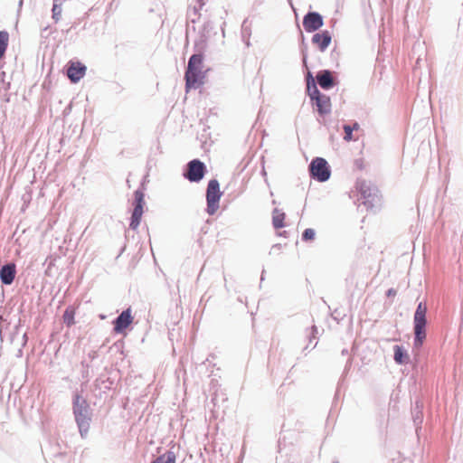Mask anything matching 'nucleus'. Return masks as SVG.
<instances>
[{"mask_svg":"<svg viewBox=\"0 0 463 463\" xmlns=\"http://www.w3.org/2000/svg\"><path fill=\"white\" fill-rule=\"evenodd\" d=\"M203 57L202 54H194L190 57L187 70L185 71V89H197L203 84L205 71H203Z\"/></svg>","mask_w":463,"mask_h":463,"instance_id":"1","label":"nucleus"},{"mask_svg":"<svg viewBox=\"0 0 463 463\" xmlns=\"http://www.w3.org/2000/svg\"><path fill=\"white\" fill-rule=\"evenodd\" d=\"M395 295H396V290L394 288H390L387 291V296L388 297H394Z\"/></svg>","mask_w":463,"mask_h":463,"instance_id":"23","label":"nucleus"},{"mask_svg":"<svg viewBox=\"0 0 463 463\" xmlns=\"http://www.w3.org/2000/svg\"><path fill=\"white\" fill-rule=\"evenodd\" d=\"M176 456L173 451H166L165 453L157 457L151 463H175Z\"/></svg>","mask_w":463,"mask_h":463,"instance_id":"18","label":"nucleus"},{"mask_svg":"<svg viewBox=\"0 0 463 463\" xmlns=\"http://www.w3.org/2000/svg\"><path fill=\"white\" fill-rule=\"evenodd\" d=\"M222 194L219 182L216 179L210 180L206 190V211L210 215H213L218 211Z\"/></svg>","mask_w":463,"mask_h":463,"instance_id":"5","label":"nucleus"},{"mask_svg":"<svg viewBox=\"0 0 463 463\" xmlns=\"http://www.w3.org/2000/svg\"><path fill=\"white\" fill-rule=\"evenodd\" d=\"M352 128H353V130H357L359 128V124L358 123H354Z\"/></svg>","mask_w":463,"mask_h":463,"instance_id":"24","label":"nucleus"},{"mask_svg":"<svg viewBox=\"0 0 463 463\" xmlns=\"http://www.w3.org/2000/svg\"><path fill=\"white\" fill-rule=\"evenodd\" d=\"M204 173V164L198 159H194L188 163L184 176L191 182H199L203 179Z\"/></svg>","mask_w":463,"mask_h":463,"instance_id":"8","label":"nucleus"},{"mask_svg":"<svg viewBox=\"0 0 463 463\" xmlns=\"http://www.w3.org/2000/svg\"><path fill=\"white\" fill-rule=\"evenodd\" d=\"M90 407L85 399L76 394L73 400V413L78 424L80 435L85 437L90 430Z\"/></svg>","mask_w":463,"mask_h":463,"instance_id":"2","label":"nucleus"},{"mask_svg":"<svg viewBox=\"0 0 463 463\" xmlns=\"http://www.w3.org/2000/svg\"><path fill=\"white\" fill-rule=\"evenodd\" d=\"M332 36L328 31L317 33L312 37V43L319 51L324 52L331 43Z\"/></svg>","mask_w":463,"mask_h":463,"instance_id":"12","label":"nucleus"},{"mask_svg":"<svg viewBox=\"0 0 463 463\" xmlns=\"http://www.w3.org/2000/svg\"><path fill=\"white\" fill-rule=\"evenodd\" d=\"M131 308L124 310L114 321V332L117 334L123 333L133 322Z\"/></svg>","mask_w":463,"mask_h":463,"instance_id":"11","label":"nucleus"},{"mask_svg":"<svg viewBox=\"0 0 463 463\" xmlns=\"http://www.w3.org/2000/svg\"><path fill=\"white\" fill-rule=\"evenodd\" d=\"M61 14V9L58 5H54L53 8H52V17L56 21H58L60 19Z\"/></svg>","mask_w":463,"mask_h":463,"instance_id":"22","label":"nucleus"},{"mask_svg":"<svg viewBox=\"0 0 463 463\" xmlns=\"http://www.w3.org/2000/svg\"><path fill=\"white\" fill-rule=\"evenodd\" d=\"M394 351V361L399 364H406L409 360V355L406 352L403 351L402 347L400 345H395L393 347Z\"/></svg>","mask_w":463,"mask_h":463,"instance_id":"16","label":"nucleus"},{"mask_svg":"<svg viewBox=\"0 0 463 463\" xmlns=\"http://www.w3.org/2000/svg\"><path fill=\"white\" fill-rule=\"evenodd\" d=\"M426 306L420 303L414 314V344L416 346L421 345L426 338Z\"/></svg>","mask_w":463,"mask_h":463,"instance_id":"4","label":"nucleus"},{"mask_svg":"<svg viewBox=\"0 0 463 463\" xmlns=\"http://www.w3.org/2000/svg\"><path fill=\"white\" fill-rule=\"evenodd\" d=\"M75 310L72 307H68L63 313V322L66 324L67 326H71L75 323Z\"/></svg>","mask_w":463,"mask_h":463,"instance_id":"19","label":"nucleus"},{"mask_svg":"<svg viewBox=\"0 0 463 463\" xmlns=\"http://www.w3.org/2000/svg\"><path fill=\"white\" fill-rule=\"evenodd\" d=\"M316 232L313 229L308 228L306 229L302 234V238L304 241H312L315 239Z\"/></svg>","mask_w":463,"mask_h":463,"instance_id":"20","label":"nucleus"},{"mask_svg":"<svg viewBox=\"0 0 463 463\" xmlns=\"http://www.w3.org/2000/svg\"><path fill=\"white\" fill-rule=\"evenodd\" d=\"M86 66L78 61H70L67 65V76L73 83L80 81L86 74Z\"/></svg>","mask_w":463,"mask_h":463,"instance_id":"9","label":"nucleus"},{"mask_svg":"<svg viewBox=\"0 0 463 463\" xmlns=\"http://www.w3.org/2000/svg\"><path fill=\"white\" fill-rule=\"evenodd\" d=\"M323 24L322 16L316 12H309L303 18V26L307 33L318 30Z\"/></svg>","mask_w":463,"mask_h":463,"instance_id":"10","label":"nucleus"},{"mask_svg":"<svg viewBox=\"0 0 463 463\" xmlns=\"http://www.w3.org/2000/svg\"><path fill=\"white\" fill-rule=\"evenodd\" d=\"M15 265L14 263L6 264L0 269V279L3 284L10 285L15 278Z\"/></svg>","mask_w":463,"mask_h":463,"instance_id":"13","label":"nucleus"},{"mask_svg":"<svg viewBox=\"0 0 463 463\" xmlns=\"http://www.w3.org/2000/svg\"><path fill=\"white\" fill-rule=\"evenodd\" d=\"M9 44V33L6 31H0V60L5 57Z\"/></svg>","mask_w":463,"mask_h":463,"instance_id":"17","label":"nucleus"},{"mask_svg":"<svg viewBox=\"0 0 463 463\" xmlns=\"http://www.w3.org/2000/svg\"><path fill=\"white\" fill-rule=\"evenodd\" d=\"M307 93L317 108L319 114H327L331 110L330 98L325 94L320 93L314 80H307Z\"/></svg>","mask_w":463,"mask_h":463,"instance_id":"3","label":"nucleus"},{"mask_svg":"<svg viewBox=\"0 0 463 463\" xmlns=\"http://www.w3.org/2000/svg\"><path fill=\"white\" fill-rule=\"evenodd\" d=\"M310 175L319 182H325L330 177V169L327 162L322 157H316L309 165Z\"/></svg>","mask_w":463,"mask_h":463,"instance_id":"6","label":"nucleus"},{"mask_svg":"<svg viewBox=\"0 0 463 463\" xmlns=\"http://www.w3.org/2000/svg\"><path fill=\"white\" fill-rule=\"evenodd\" d=\"M317 80L321 88L328 90L334 86V80L329 71H322L317 73Z\"/></svg>","mask_w":463,"mask_h":463,"instance_id":"14","label":"nucleus"},{"mask_svg":"<svg viewBox=\"0 0 463 463\" xmlns=\"http://www.w3.org/2000/svg\"><path fill=\"white\" fill-rule=\"evenodd\" d=\"M285 216H286L285 213L279 209H275L273 211L272 223L276 229H280L285 226V223H284Z\"/></svg>","mask_w":463,"mask_h":463,"instance_id":"15","label":"nucleus"},{"mask_svg":"<svg viewBox=\"0 0 463 463\" xmlns=\"http://www.w3.org/2000/svg\"><path fill=\"white\" fill-rule=\"evenodd\" d=\"M135 205L134 210L131 216V222H130V228L132 230H136L141 222V218L144 213V206H145V195L143 192L137 190L135 192Z\"/></svg>","mask_w":463,"mask_h":463,"instance_id":"7","label":"nucleus"},{"mask_svg":"<svg viewBox=\"0 0 463 463\" xmlns=\"http://www.w3.org/2000/svg\"><path fill=\"white\" fill-rule=\"evenodd\" d=\"M344 130H345V137H344V139L347 142L354 139L353 137V128H351L350 126L348 125H345L344 126Z\"/></svg>","mask_w":463,"mask_h":463,"instance_id":"21","label":"nucleus"}]
</instances>
